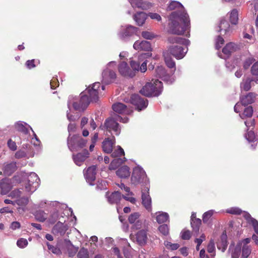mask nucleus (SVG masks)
I'll return each instance as SVG.
<instances>
[{
  "mask_svg": "<svg viewBox=\"0 0 258 258\" xmlns=\"http://www.w3.org/2000/svg\"><path fill=\"white\" fill-rule=\"evenodd\" d=\"M167 11H173L169 17L168 32L182 35L188 33L190 20L183 5L178 1H171L168 4Z\"/></svg>",
  "mask_w": 258,
  "mask_h": 258,
  "instance_id": "f257e3e1",
  "label": "nucleus"
},
{
  "mask_svg": "<svg viewBox=\"0 0 258 258\" xmlns=\"http://www.w3.org/2000/svg\"><path fill=\"white\" fill-rule=\"evenodd\" d=\"M100 87V83L96 82L87 88L84 93L81 94L80 98L70 97L68 102L69 109L72 105L76 110L80 111L86 109L90 101L98 100L99 95L101 94Z\"/></svg>",
  "mask_w": 258,
  "mask_h": 258,
  "instance_id": "f03ea898",
  "label": "nucleus"
},
{
  "mask_svg": "<svg viewBox=\"0 0 258 258\" xmlns=\"http://www.w3.org/2000/svg\"><path fill=\"white\" fill-rule=\"evenodd\" d=\"M162 89V82L158 80L153 79L150 82H147L140 92L147 97L157 96L161 93Z\"/></svg>",
  "mask_w": 258,
  "mask_h": 258,
  "instance_id": "7ed1b4c3",
  "label": "nucleus"
},
{
  "mask_svg": "<svg viewBox=\"0 0 258 258\" xmlns=\"http://www.w3.org/2000/svg\"><path fill=\"white\" fill-rule=\"evenodd\" d=\"M128 120V119L127 117L122 118L119 115H115L114 117H112L106 119L104 125L101 126L100 128L109 133L113 131L115 135H118L120 132V128L119 127V124L117 122V121H119L123 123H126Z\"/></svg>",
  "mask_w": 258,
  "mask_h": 258,
  "instance_id": "20e7f679",
  "label": "nucleus"
},
{
  "mask_svg": "<svg viewBox=\"0 0 258 258\" xmlns=\"http://www.w3.org/2000/svg\"><path fill=\"white\" fill-rule=\"evenodd\" d=\"M132 184L137 185L144 183L145 186L149 185V181L147 178L145 171L140 167H136L134 170L131 177Z\"/></svg>",
  "mask_w": 258,
  "mask_h": 258,
  "instance_id": "39448f33",
  "label": "nucleus"
},
{
  "mask_svg": "<svg viewBox=\"0 0 258 258\" xmlns=\"http://www.w3.org/2000/svg\"><path fill=\"white\" fill-rule=\"evenodd\" d=\"M87 143V140L80 135H70L68 138V146L71 151H77L84 148Z\"/></svg>",
  "mask_w": 258,
  "mask_h": 258,
  "instance_id": "423d86ee",
  "label": "nucleus"
},
{
  "mask_svg": "<svg viewBox=\"0 0 258 258\" xmlns=\"http://www.w3.org/2000/svg\"><path fill=\"white\" fill-rule=\"evenodd\" d=\"M116 66L115 61H110L107 64L106 69L102 73V82L104 84H108L114 81L116 74L112 69L115 68Z\"/></svg>",
  "mask_w": 258,
  "mask_h": 258,
  "instance_id": "0eeeda50",
  "label": "nucleus"
},
{
  "mask_svg": "<svg viewBox=\"0 0 258 258\" xmlns=\"http://www.w3.org/2000/svg\"><path fill=\"white\" fill-rule=\"evenodd\" d=\"M40 179L34 172H31L28 176V179L25 185V190L30 194L35 191L38 187Z\"/></svg>",
  "mask_w": 258,
  "mask_h": 258,
  "instance_id": "6e6552de",
  "label": "nucleus"
},
{
  "mask_svg": "<svg viewBox=\"0 0 258 258\" xmlns=\"http://www.w3.org/2000/svg\"><path fill=\"white\" fill-rule=\"evenodd\" d=\"M137 30V28L131 25L122 26L118 33V35L121 39L126 40L131 36L136 34Z\"/></svg>",
  "mask_w": 258,
  "mask_h": 258,
  "instance_id": "1a4fd4ad",
  "label": "nucleus"
},
{
  "mask_svg": "<svg viewBox=\"0 0 258 258\" xmlns=\"http://www.w3.org/2000/svg\"><path fill=\"white\" fill-rule=\"evenodd\" d=\"M255 97V95L252 93H249L246 95L241 97L240 102L237 103L234 107V111L237 113L239 112L241 104L246 106L253 103L254 101Z\"/></svg>",
  "mask_w": 258,
  "mask_h": 258,
  "instance_id": "9d476101",
  "label": "nucleus"
},
{
  "mask_svg": "<svg viewBox=\"0 0 258 258\" xmlns=\"http://www.w3.org/2000/svg\"><path fill=\"white\" fill-rule=\"evenodd\" d=\"M188 49L179 45H172L169 47L168 51L177 59L182 58L187 53Z\"/></svg>",
  "mask_w": 258,
  "mask_h": 258,
  "instance_id": "9b49d317",
  "label": "nucleus"
},
{
  "mask_svg": "<svg viewBox=\"0 0 258 258\" xmlns=\"http://www.w3.org/2000/svg\"><path fill=\"white\" fill-rule=\"evenodd\" d=\"M130 101L132 104L135 105L138 110H141L146 108L148 105L147 100L141 98L139 95L134 94L131 97Z\"/></svg>",
  "mask_w": 258,
  "mask_h": 258,
  "instance_id": "f8f14e48",
  "label": "nucleus"
},
{
  "mask_svg": "<svg viewBox=\"0 0 258 258\" xmlns=\"http://www.w3.org/2000/svg\"><path fill=\"white\" fill-rule=\"evenodd\" d=\"M17 180V177H15L13 179H3L0 182L1 194L6 195L9 192L13 186L14 181Z\"/></svg>",
  "mask_w": 258,
  "mask_h": 258,
  "instance_id": "ddd939ff",
  "label": "nucleus"
},
{
  "mask_svg": "<svg viewBox=\"0 0 258 258\" xmlns=\"http://www.w3.org/2000/svg\"><path fill=\"white\" fill-rule=\"evenodd\" d=\"M155 73L157 77L162 79L167 84H170L174 81V79L166 73L165 68L162 66L156 69Z\"/></svg>",
  "mask_w": 258,
  "mask_h": 258,
  "instance_id": "4468645a",
  "label": "nucleus"
},
{
  "mask_svg": "<svg viewBox=\"0 0 258 258\" xmlns=\"http://www.w3.org/2000/svg\"><path fill=\"white\" fill-rule=\"evenodd\" d=\"M149 186H146L142 190V204L145 208L149 211L152 209V200L149 194Z\"/></svg>",
  "mask_w": 258,
  "mask_h": 258,
  "instance_id": "2eb2a0df",
  "label": "nucleus"
},
{
  "mask_svg": "<svg viewBox=\"0 0 258 258\" xmlns=\"http://www.w3.org/2000/svg\"><path fill=\"white\" fill-rule=\"evenodd\" d=\"M128 220L135 229H140L143 224V220L140 218V214L137 212L131 214L128 216Z\"/></svg>",
  "mask_w": 258,
  "mask_h": 258,
  "instance_id": "dca6fc26",
  "label": "nucleus"
},
{
  "mask_svg": "<svg viewBox=\"0 0 258 258\" xmlns=\"http://www.w3.org/2000/svg\"><path fill=\"white\" fill-rule=\"evenodd\" d=\"M112 109L114 112L119 114H130L132 110L126 105L121 103H116L112 105Z\"/></svg>",
  "mask_w": 258,
  "mask_h": 258,
  "instance_id": "f3484780",
  "label": "nucleus"
},
{
  "mask_svg": "<svg viewBox=\"0 0 258 258\" xmlns=\"http://www.w3.org/2000/svg\"><path fill=\"white\" fill-rule=\"evenodd\" d=\"M244 216L247 220L250 221L252 223L254 231L257 234H253L252 235V239L255 241L256 244H258V221L252 218L248 213L244 212Z\"/></svg>",
  "mask_w": 258,
  "mask_h": 258,
  "instance_id": "a211bd4d",
  "label": "nucleus"
},
{
  "mask_svg": "<svg viewBox=\"0 0 258 258\" xmlns=\"http://www.w3.org/2000/svg\"><path fill=\"white\" fill-rule=\"evenodd\" d=\"M118 71L123 76L132 78L134 77V73L127 64L125 62H121L118 66Z\"/></svg>",
  "mask_w": 258,
  "mask_h": 258,
  "instance_id": "6ab92c4d",
  "label": "nucleus"
},
{
  "mask_svg": "<svg viewBox=\"0 0 258 258\" xmlns=\"http://www.w3.org/2000/svg\"><path fill=\"white\" fill-rule=\"evenodd\" d=\"M237 46L235 44L233 43H229L222 49V52L224 56H221L219 55L220 57L222 58L226 59L228 58L232 53L235 51L236 50Z\"/></svg>",
  "mask_w": 258,
  "mask_h": 258,
  "instance_id": "aec40b11",
  "label": "nucleus"
},
{
  "mask_svg": "<svg viewBox=\"0 0 258 258\" xmlns=\"http://www.w3.org/2000/svg\"><path fill=\"white\" fill-rule=\"evenodd\" d=\"M96 170V166L93 165L89 167L87 169V171L84 172V176L85 178L87 181L90 184H92V182L95 179Z\"/></svg>",
  "mask_w": 258,
  "mask_h": 258,
  "instance_id": "412c9836",
  "label": "nucleus"
},
{
  "mask_svg": "<svg viewBox=\"0 0 258 258\" xmlns=\"http://www.w3.org/2000/svg\"><path fill=\"white\" fill-rule=\"evenodd\" d=\"M133 47L136 50L149 51L151 49L150 43L145 40H137L134 44Z\"/></svg>",
  "mask_w": 258,
  "mask_h": 258,
  "instance_id": "4be33fe9",
  "label": "nucleus"
},
{
  "mask_svg": "<svg viewBox=\"0 0 258 258\" xmlns=\"http://www.w3.org/2000/svg\"><path fill=\"white\" fill-rule=\"evenodd\" d=\"M114 138L111 139L109 138H106L102 143V149L104 152L106 153H111L112 151L113 146L114 145Z\"/></svg>",
  "mask_w": 258,
  "mask_h": 258,
  "instance_id": "5701e85b",
  "label": "nucleus"
},
{
  "mask_svg": "<svg viewBox=\"0 0 258 258\" xmlns=\"http://www.w3.org/2000/svg\"><path fill=\"white\" fill-rule=\"evenodd\" d=\"M106 197L108 203L111 204H117L121 199V194L118 191H114L111 194L107 192Z\"/></svg>",
  "mask_w": 258,
  "mask_h": 258,
  "instance_id": "b1692460",
  "label": "nucleus"
},
{
  "mask_svg": "<svg viewBox=\"0 0 258 258\" xmlns=\"http://www.w3.org/2000/svg\"><path fill=\"white\" fill-rule=\"evenodd\" d=\"M89 153L86 150L84 153H78L76 155H73V160L75 164L78 166H81L82 164L88 157Z\"/></svg>",
  "mask_w": 258,
  "mask_h": 258,
  "instance_id": "393cba45",
  "label": "nucleus"
},
{
  "mask_svg": "<svg viewBox=\"0 0 258 258\" xmlns=\"http://www.w3.org/2000/svg\"><path fill=\"white\" fill-rule=\"evenodd\" d=\"M168 42L171 44L176 43L178 44H183L187 46L189 44V41L184 38L178 36H172L168 38Z\"/></svg>",
  "mask_w": 258,
  "mask_h": 258,
  "instance_id": "a878e982",
  "label": "nucleus"
},
{
  "mask_svg": "<svg viewBox=\"0 0 258 258\" xmlns=\"http://www.w3.org/2000/svg\"><path fill=\"white\" fill-rule=\"evenodd\" d=\"M133 7H137L142 9H149L151 5L143 0H128Z\"/></svg>",
  "mask_w": 258,
  "mask_h": 258,
  "instance_id": "bb28decb",
  "label": "nucleus"
},
{
  "mask_svg": "<svg viewBox=\"0 0 258 258\" xmlns=\"http://www.w3.org/2000/svg\"><path fill=\"white\" fill-rule=\"evenodd\" d=\"M241 250L240 244H237L236 245L231 244L229 246V251L231 252V258H238Z\"/></svg>",
  "mask_w": 258,
  "mask_h": 258,
  "instance_id": "cd10ccee",
  "label": "nucleus"
},
{
  "mask_svg": "<svg viewBox=\"0 0 258 258\" xmlns=\"http://www.w3.org/2000/svg\"><path fill=\"white\" fill-rule=\"evenodd\" d=\"M116 175L121 178H125L130 176V168L126 166H123L119 168L116 172Z\"/></svg>",
  "mask_w": 258,
  "mask_h": 258,
  "instance_id": "c85d7f7f",
  "label": "nucleus"
},
{
  "mask_svg": "<svg viewBox=\"0 0 258 258\" xmlns=\"http://www.w3.org/2000/svg\"><path fill=\"white\" fill-rule=\"evenodd\" d=\"M147 15L144 12H139L134 16V20L139 26H142L147 18Z\"/></svg>",
  "mask_w": 258,
  "mask_h": 258,
  "instance_id": "c756f323",
  "label": "nucleus"
},
{
  "mask_svg": "<svg viewBox=\"0 0 258 258\" xmlns=\"http://www.w3.org/2000/svg\"><path fill=\"white\" fill-rule=\"evenodd\" d=\"M217 248L221 250L222 252H224L227 246V235L226 233H223L222 235L221 236L220 241L217 243Z\"/></svg>",
  "mask_w": 258,
  "mask_h": 258,
  "instance_id": "7c9ffc66",
  "label": "nucleus"
},
{
  "mask_svg": "<svg viewBox=\"0 0 258 258\" xmlns=\"http://www.w3.org/2000/svg\"><path fill=\"white\" fill-rule=\"evenodd\" d=\"M67 230V227L61 222L57 223L53 228L52 231L54 233H59L63 235Z\"/></svg>",
  "mask_w": 258,
  "mask_h": 258,
  "instance_id": "2f4dec72",
  "label": "nucleus"
},
{
  "mask_svg": "<svg viewBox=\"0 0 258 258\" xmlns=\"http://www.w3.org/2000/svg\"><path fill=\"white\" fill-rule=\"evenodd\" d=\"M147 239V233L145 230L139 231L136 235V240L138 243L140 244H144L146 243Z\"/></svg>",
  "mask_w": 258,
  "mask_h": 258,
  "instance_id": "473e14b6",
  "label": "nucleus"
},
{
  "mask_svg": "<svg viewBox=\"0 0 258 258\" xmlns=\"http://www.w3.org/2000/svg\"><path fill=\"white\" fill-rule=\"evenodd\" d=\"M253 108L251 106H249L244 108L243 112L239 114V116L242 119H246L252 117L253 114Z\"/></svg>",
  "mask_w": 258,
  "mask_h": 258,
  "instance_id": "72a5a7b5",
  "label": "nucleus"
},
{
  "mask_svg": "<svg viewBox=\"0 0 258 258\" xmlns=\"http://www.w3.org/2000/svg\"><path fill=\"white\" fill-rule=\"evenodd\" d=\"M15 127L17 131L21 132L24 134L27 133L28 129L29 127L32 130L31 127L28 124L25 122L21 121H18L16 122L15 124Z\"/></svg>",
  "mask_w": 258,
  "mask_h": 258,
  "instance_id": "f704fd0d",
  "label": "nucleus"
},
{
  "mask_svg": "<svg viewBox=\"0 0 258 258\" xmlns=\"http://www.w3.org/2000/svg\"><path fill=\"white\" fill-rule=\"evenodd\" d=\"M219 28L218 31L220 32L224 31L225 34L232 31L229 24L225 20H222L220 21Z\"/></svg>",
  "mask_w": 258,
  "mask_h": 258,
  "instance_id": "c9c22d12",
  "label": "nucleus"
},
{
  "mask_svg": "<svg viewBox=\"0 0 258 258\" xmlns=\"http://www.w3.org/2000/svg\"><path fill=\"white\" fill-rule=\"evenodd\" d=\"M166 64L169 68H175V63L168 52L163 53Z\"/></svg>",
  "mask_w": 258,
  "mask_h": 258,
  "instance_id": "e433bc0d",
  "label": "nucleus"
},
{
  "mask_svg": "<svg viewBox=\"0 0 258 258\" xmlns=\"http://www.w3.org/2000/svg\"><path fill=\"white\" fill-rule=\"evenodd\" d=\"M16 169V165L14 162L6 164L4 167V172L5 174L9 175Z\"/></svg>",
  "mask_w": 258,
  "mask_h": 258,
  "instance_id": "4c0bfd02",
  "label": "nucleus"
},
{
  "mask_svg": "<svg viewBox=\"0 0 258 258\" xmlns=\"http://www.w3.org/2000/svg\"><path fill=\"white\" fill-rule=\"evenodd\" d=\"M158 215L156 217V220L159 223H164L167 221L169 218L167 213L159 212L157 213Z\"/></svg>",
  "mask_w": 258,
  "mask_h": 258,
  "instance_id": "58836bf2",
  "label": "nucleus"
},
{
  "mask_svg": "<svg viewBox=\"0 0 258 258\" xmlns=\"http://www.w3.org/2000/svg\"><path fill=\"white\" fill-rule=\"evenodd\" d=\"M229 19L232 24H236L238 20V11L236 9L232 10L229 14Z\"/></svg>",
  "mask_w": 258,
  "mask_h": 258,
  "instance_id": "ea45409f",
  "label": "nucleus"
},
{
  "mask_svg": "<svg viewBox=\"0 0 258 258\" xmlns=\"http://www.w3.org/2000/svg\"><path fill=\"white\" fill-rule=\"evenodd\" d=\"M252 80L249 78H247L245 80H243L240 84L241 89L244 91L249 90L251 88L250 84Z\"/></svg>",
  "mask_w": 258,
  "mask_h": 258,
  "instance_id": "a19ab883",
  "label": "nucleus"
},
{
  "mask_svg": "<svg viewBox=\"0 0 258 258\" xmlns=\"http://www.w3.org/2000/svg\"><path fill=\"white\" fill-rule=\"evenodd\" d=\"M122 241L124 244V246L123 248L124 256L126 257H127L129 255V253L130 252L132 248L126 239H122Z\"/></svg>",
  "mask_w": 258,
  "mask_h": 258,
  "instance_id": "79ce46f5",
  "label": "nucleus"
},
{
  "mask_svg": "<svg viewBox=\"0 0 258 258\" xmlns=\"http://www.w3.org/2000/svg\"><path fill=\"white\" fill-rule=\"evenodd\" d=\"M242 257L247 258L251 253V248L249 245H244L241 247Z\"/></svg>",
  "mask_w": 258,
  "mask_h": 258,
  "instance_id": "37998d69",
  "label": "nucleus"
},
{
  "mask_svg": "<svg viewBox=\"0 0 258 258\" xmlns=\"http://www.w3.org/2000/svg\"><path fill=\"white\" fill-rule=\"evenodd\" d=\"M47 245L48 249L49 250H50L53 253L57 255H59L61 254V251L59 248L55 247L49 244L48 242H47Z\"/></svg>",
  "mask_w": 258,
  "mask_h": 258,
  "instance_id": "c03bdc74",
  "label": "nucleus"
},
{
  "mask_svg": "<svg viewBox=\"0 0 258 258\" xmlns=\"http://www.w3.org/2000/svg\"><path fill=\"white\" fill-rule=\"evenodd\" d=\"M201 224V220L200 219H195L191 221V225L193 230L196 232H198L199 230V227Z\"/></svg>",
  "mask_w": 258,
  "mask_h": 258,
  "instance_id": "a18cd8bd",
  "label": "nucleus"
},
{
  "mask_svg": "<svg viewBox=\"0 0 258 258\" xmlns=\"http://www.w3.org/2000/svg\"><path fill=\"white\" fill-rule=\"evenodd\" d=\"M130 65L132 68V69H131V71L132 72H133L134 76H135L136 73L139 71L140 63L135 60H131L130 61Z\"/></svg>",
  "mask_w": 258,
  "mask_h": 258,
  "instance_id": "49530a36",
  "label": "nucleus"
},
{
  "mask_svg": "<svg viewBox=\"0 0 258 258\" xmlns=\"http://www.w3.org/2000/svg\"><path fill=\"white\" fill-rule=\"evenodd\" d=\"M36 219L40 222H43L47 218L46 214L43 211H37L35 214Z\"/></svg>",
  "mask_w": 258,
  "mask_h": 258,
  "instance_id": "de8ad7c7",
  "label": "nucleus"
},
{
  "mask_svg": "<svg viewBox=\"0 0 258 258\" xmlns=\"http://www.w3.org/2000/svg\"><path fill=\"white\" fill-rule=\"evenodd\" d=\"M78 258H90L87 249L82 248L78 253Z\"/></svg>",
  "mask_w": 258,
  "mask_h": 258,
  "instance_id": "09e8293b",
  "label": "nucleus"
},
{
  "mask_svg": "<svg viewBox=\"0 0 258 258\" xmlns=\"http://www.w3.org/2000/svg\"><path fill=\"white\" fill-rule=\"evenodd\" d=\"M164 245L167 248L170 249L171 250H176L179 247V245L178 244L172 243L171 242L168 241H165Z\"/></svg>",
  "mask_w": 258,
  "mask_h": 258,
  "instance_id": "8fccbe9b",
  "label": "nucleus"
},
{
  "mask_svg": "<svg viewBox=\"0 0 258 258\" xmlns=\"http://www.w3.org/2000/svg\"><path fill=\"white\" fill-rule=\"evenodd\" d=\"M214 211L213 210H209L205 212L203 216V220L204 223H206L208 221L209 219L213 215Z\"/></svg>",
  "mask_w": 258,
  "mask_h": 258,
  "instance_id": "3c124183",
  "label": "nucleus"
},
{
  "mask_svg": "<svg viewBox=\"0 0 258 258\" xmlns=\"http://www.w3.org/2000/svg\"><path fill=\"white\" fill-rule=\"evenodd\" d=\"M226 212L232 214L240 215L242 211L238 208L232 207L227 209Z\"/></svg>",
  "mask_w": 258,
  "mask_h": 258,
  "instance_id": "603ef678",
  "label": "nucleus"
},
{
  "mask_svg": "<svg viewBox=\"0 0 258 258\" xmlns=\"http://www.w3.org/2000/svg\"><path fill=\"white\" fill-rule=\"evenodd\" d=\"M147 16L151 19L156 20L157 21H160L162 20L161 17L159 14L156 13H149Z\"/></svg>",
  "mask_w": 258,
  "mask_h": 258,
  "instance_id": "864d4df0",
  "label": "nucleus"
},
{
  "mask_svg": "<svg viewBox=\"0 0 258 258\" xmlns=\"http://www.w3.org/2000/svg\"><path fill=\"white\" fill-rule=\"evenodd\" d=\"M121 160L119 158L114 159L110 163L109 169L114 170L120 164Z\"/></svg>",
  "mask_w": 258,
  "mask_h": 258,
  "instance_id": "5fc2aeb1",
  "label": "nucleus"
},
{
  "mask_svg": "<svg viewBox=\"0 0 258 258\" xmlns=\"http://www.w3.org/2000/svg\"><path fill=\"white\" fill-rule=\"evenodd\" d=\"M124 154L123 150L120 146H118V149L117 150H115L112 153L111 155L112 157H115L120 156L122 155H124Z\"/></svg>",
  "mask_w": 258,
  "mask_h": 258,
  "instance_id": "6e6d98bb",
  "label": "nucleus"
},
{
  "mask_svg": "<svg viewBox=\"0 0 258 258\" xmlns=\"http://www.w3.org/2000/svg\"><path fill=\"white\" fill-rule=\"evenodd\" d=\"M28 241L26 239L20 238L18 240L17 245L20 248H24L28 245Z\"/></svg>",
  "mask_w": 258,
  "mask_h": 258,
  "instance_id": "4d7b16f0",
  "label": "nucleus"
},
{
  "mask_svg": "<svg viewBox=\"0 0 258 258\" xmlns=\"http://www.w3.org/2000/svg\"><path fill=\"white\" fill-rule=\"evenodd\" d=\"M245 137L249 142H253L255 139V135L253 132L250 131L248 132L245 135Z\"/></svg>",
  "mask_w": 258,
  "mask_h": 258,
  "instance_id": "13d9d810",
  "label": "nucleus"
},
{
  "mask_svg": "<svg viewBox=\"0 0 258 258\" xmlns=\"http://www.w3.org/2000/svg\"><path fill=\"white\" fill-rule=\"evenodd\" d=\"M158 229L160 232L163 235H166L168 234L169 229L167 225L163 224L160 225Z\"/></svg>",
  "mask_w": 258,
  "mask_h": 258,
  "instance_id": "bf43d9fd",
  "label": "nucleus"
},
{
  "mask_svg": "<svg viewBox=\"0 0 258 258\" xmlns=\"http://www.w3.org/2000/svg\"><path fill=\"white\" fill-rule=\"evenodd\" d=\"M254 59L252 57H248L247 58L243 63V68L245 69L249 68V66L252 63Z\"/></svg>",
  "mask_w": 258,
  "mask_h": 258,
  "instance_id": "052dcab7",
  "label": "nucleus"
},
{
  "mask_svg": "<svg viewBox=\"0 0 258 258\" xmlns=\"http://www.w3.org/2000/svg\"><path fill=\"white\" fill-rule=\"evenodd\" d=\"M142 36L145 39H151L155 37L153 33L149 31H143L142 33Z\"/></svg>",
  "mask_w": 258,
  "mask_h": 258,
  "instance_id": "680f3d73",
  "label": "nucleus"
},
{
  "mask_svg": "<svg viewBox=\"0 0 258 258\" xmlns=\"http://www.w3.org/2000/svg\"><path fill=\"white\" fill-rule=\"evenodd\" d=\"M28 203V199L26 198H20L17 201V204L20 206H25Z\"/></svg>",
  "mask_w": 258,
  "mask_h": 258,
  "instance_id": "e2e57ef3",
  "label": "nucleus"
},
{
  "mask_svg": "<svg viewBox=\"0 0 258 258\" xmlns=\"http://www.w3.org/2000/svg\"><path fill=\"white\" fill-rule=\"evenodd\" d=\"M224 39L221 36H218L216 41V48L219 49L221 47L222 45L224 43Z\"/></svg>",
  "mask_w": 258,
  "mask_h": 258,
  "instance_id": "0e129e2a",
  "label": "nucleus"
},
{
  "mask_svg": "<svg viewBox=\"0 0 258 258\" xmlns=\"http://www.w3.org/2000/svg\"><path fill=\"white\" fill-rule=\"evenodd\" d=\"M8 146L12 151H15L17 150V145L15 142L13 141L11 139H9L8 141Z\"/></svg>",
  "mask_w": 258,
  "mask_h": 258,
  "instance_id": "69168bd1",
  "label": "nucleus"
},
{
  "mask_svg": "<svg viewBox=\"0 0 258 258\" xmlns=\"http://www.w3.org/2000/svg\"><path fill=\"white\" fill-rule=\"evenodd\" d=\"M207 250H208V251L209 252V253H213L215 251V244H214V240L211 239L208 245V247H207Z\"/></svg>",
  "mask_w": 258,
  "mask_h": 258,
  "instance_id": "338daca9",
  "label": "nucleus"
},
{
  "mask_svg": "<svg viewBox=\"0 0 258 258\" xmlns=\"http://www.w3.org/2000/svg\"><path fill=\"white\" fill-rule=\"evenodd\" d=\"M251 72L253 75L258 76V61L252 65Z\"/></svg>",
  "mask_w": 258,
  "mask_h": 258,
  "instance_id": "774afa93",
  "label": "nucleus"
}]
</instances>
